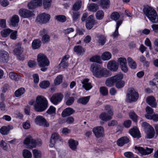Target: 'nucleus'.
Here are the masks:
<instances>
[{
    "instance_id": "obj_1",
    "label": "nucleus",
    "mask_w": 158,
    "mask_h": 158,
    "mask_svg": "<svg viewBox=\"0 0 158 158\" xmlns=\"http://www.w3.org/2000/svg\"><path fill=\"white\" fill-rule=\"evenodd\" d=\"M90 69L93 75L98 78L107 77L111 75L110 73L106 69L101 68L96 64L91 65Z\"/></svg>"
},
{
    "instance_id": "obj_2",
    "label": "nucleus",
    "mask_w": 158,
    "mask_h": 158,
    "mask_svg": "<svg viewBox=\"0 0 158 158\" xmlns=\"http://www.w3.org/2000/svg\"><path fill=\"white\" fill-rule=\"evenodd\" d=\"M34 109L37 112H42L48 106V102L47 99L42 96L37 97L36 102L34 105Z\"/></svg>"
},
{
    "instance_id": "obj_3",
    "label": "nucleus",
    "mask_w": 158,
    "mask_h": 158,
    "mask_svg": "<svg viewBox=\"0 0 158 158\" xmlns=\"http://www.w3.org/2000/svg\"><path fill=\"white\" fill-rule=\"evenodd\" d=\"M143 11L151 22L154 23L158 22V16L154 9L149 6H147L144 7Z\"/></svg>"
},
{
    "instance_id": "obj_4",
    "label": "nucleus",
    "mask_w": 158,
    "mask_h": 158,
    "mask_svg": "<svg viewBox=\"0 0 158 158\" xmlns=\"http://www.w3.org/2000/svg\"><path fill=\"white\" fill-rule=\"evenodd\" d=\"M39 66L41 68V70L43 72L45 71L49 65V61L48 59L44 54L40 53L38 55L37 58Z\"/></svg>"
},
{
    "instance_id": "obj_5",
    "label": "nucleus",
    "mask_w": 158,
    "mask_h": 158,
    "mask_svg": "<svg viewBox=\"0 0 158 158\" xmlns=\"http://www.w3.org/2000/svg\"><path fill=\"white\" fill-rule=\"evenodd\" d=\"M24 143L28 145L27 148L31 149L35 148L37 145L40 146L42 144V142L40 139L35 140L33 139L31 136H29L26 138L24 141Z\"/></svg>"
},
{
    "instance_id": "obj_6",
    "label": "nucleus",
    "mask_w": 158,
    "mask_h": 158,
    "mask_svg": "<svg viewBox=\"0 0 158 158\" xmlns=\"http://www.w3.org/2000/svg\"><path fill=\"white\" fill-rule=\"evenodd\" d=\"M138 94L133 88H129L128 89V93L127 98L128 102L136 101L139 98Z\"/></svg>"
},
{
    "instance_id": "obj_7",
    "label": "nucleus",
    "mask_w": 158,
    "mask_h": 158,
    "mask_svg": "<svg viewBox=\"0 0 158 158\" xmlns=\"http://www.w3.org/2000/svg\"><path fill=\"white\" fill-rule=\"evenodd\" d=\"M35 123L40 126L48 127L49 126V123L43 116H37L35 119Z\"/></svg>"
},
{
    "instance_id": "obj_8",
    "label": "nucleus",
    "mask_w": 158,
    "mask_h": 158,
    "mask_svg": "<svg viewBox=\"0 0 158 158\" xmlns=\"http://www.w3.org/2000/svg\"><path fill=\"white\" fill-rule=\"evenodd\" d=\"M23 52V48L21 47V44H19L16 45L15 48L13 50V53L15 55L18 59L19 60H23L24 56L22 54Z\"/></svg>"
},
{
    "instance_id": "obj_9",
    "label": "nucleus",
    "mask_w": 158,
    "mask_h": 158,
    "mask_svg": "<svg viewBox=\"0 0 158 158\" xmlns=\"http://www.w3.org/2000/svg\"><path fill=\"white\" fill-rule=\"evenodd\" d=\"M93 131L97 138L103 137L105 136L104 129L103 127L99 126L93 128Z\"/></svg>"
},
{
    "instance_id": "obj_10",
    "label": "nucleus",
    "mask_w": 158,
    "mask_h": 158,
    "mask_svg": "<svg viewBox=\"0 0 158 158\" xmlns=\"http://www.w3.org/2000/svg\"><path fill=\"white\" fill-rule=\"evenodd\" d=\"M50 19V16L49 15L43 13L38 16L36 20L40 23H45L49 21Z\"/></svg>"
},
{
    "instance_id": "obj_11",
    "label": "nucleus",
    "mask_w": 158,
    "mask_h": 158,
    "mask_svg": "<svg viewBox=\"0 0 158 158\" xmlns=\"http://www.w3.org/2000/svg\"><path fill=\"white\" fill-rule=\"evenodd\" d=\"M118 64L120 66L121 70L124 73H127L128 71V69L127 66V60L123 57H120L117 60Z\"/></svg>"
},
{
    "instance_id": "obj_12",
    "label": "nucleus",
    "mask_w": 158,
    "mask_h": 158,
    "mask_svg": "<svg viewBox=\"0 0 158 158\" xmlns=\"http://www.w3.org/2000/svg\"><path fill=\"white\" fill-rule=\"evenodd\" d=\"M19 12L20 16L23 18H29L34 16L32 11L25 9H20Z\"/></svg>"
},
{
    "instance_id": "obj_13",
    "label": "nucleus",
    "mask_w": 158,
    "mask_h": 158,
    "mask_svg": "<svg viewBox=\"0 0 158 158\" xmlns=\"http://www.w3.org/2000/svg\"><path fill=\"white\" fill-rule=\"evenodd\" d=\"M61 140V137L57 133H54L52 134L50 140L49 146L52 148L54 146L55 144L57 142L60 141Z\"/></svg>"
},
{
    "instance_id": "obj_14",
    "label": "nucleus",
    "mask_w": 158,
    "mask_h": 158,
    "mask_svg": "<svg viewBox=\"0 0 158 158\" xmlns=\"http://www.w3.org/2000/svg\"><path fill=\"white\" fill-rule=\"evenodd\" d=\"M63 96L61 93H56L53 94L50 99L51 102L55 105H57L62 99Z\"/></svg>"
},
{
    "instance_id": "obj_15",
    "label": "nucleus",
    "mask_w": 158,
    "mask_h": 158,
    "mask_svg": "<svg viewBox=\"0 0 158 158\" xmlns=\"http://www.w3.org/2000/svg\"><path fill=\"white\" fill-rule=\"evenodd\" d=\"M135 149L137 150L142 155H146L151 153L153 150L152 148H146V149L140 147L135 146Z\"/></svg>"
},
{
    "instance_id": "obj_16",
    "label": "nucleus",
    "mask_w": 158,
    "mask_h": 158,
    "mask_svg": "<svg viewBox=\"0 0 158 158\" xmlns=\"http://www.w3.org/2000/svg\"><path fill=\"white\" fill-rule=\"evenodd\" d=\"M42 0H32L27 4L28 8L30 9H34L42 5Z\"/></svg>"
},
{
    "instance_id": "obj_17",
    "label": "nucleus",
    "mask_w": 158,
    "mask_h": 158,
    "mask_svg": "<svg viewBox=\"0 0 158 158\" xmlns=\"http://www.w3.org/2000/svg\"><path fill=\"white\" fill-rule=\"evenodd\" d=\"M107 66L109 69L113 72L116 71L118 69V66L116 62L114 60L109 61Z\"/></svg>"
},
{
    "instance_id": "obj_18",
    "label": "nucleus",
    "mask_w": 158,
    "mask_h": 158,
    "mask_svg": "<svg viewBox=\"0 0 158 158\" xmlns=\"http://www.w3.org/2000/svg\"><path fill=\"white\" fill-rule=\"evenodd\" d=\"M9 59V54L8 53L4 51H0V61L3 63H6Z\"/></svg>"
},
{
    "instance_id": "obj_19",
    "label": "nucleus",
    "mask_w": 158,
    "mask_h": 158,
    "mask_svg": "<svg viewBox=\"0 0 158 158\" xmlns=\"http://www.w3.org/2000/svg\"><path fill=\"white\" fill-rule=\"evenodd\" d=\"M74 112V110L72 108L70 107L67 108L63 111L61 116L63 117H65L72 114Z\"/></svg>"
},
{
    "instance_id": "obj_20",
    "label": "nucleus",
    "mask_w": 158,
    "mask_h": 158,
    "mask_svg": "<svg viewBox=\"0 0 158 158\" xmlns=\"http://www.w3.org/2000/svg\"><path fill=\"white\" fill-rule=\"evenodd\" d=\"M146 101L148 104L152 107L155 108L156 107L157 103L156 99L153 96L148 97Z\"/></svg>"
},
{
    "instance_id": "obj_21",
    "label": "nucleus",
    "mask_w": 158,
    "mask_h": 158,
    "mask_svg": "<svg viewBox=\"0 0 158 158\" xmlns=\"http://www.w3.org/2000/svg\"><path fill=\"white\" fill-rule=\"evenodd\" d=\"M73 51L79 55H82L85 52V50L82 46L80 45H76L74 47Z\"/></svg>"
},
{
    "instance_id": "obj_22",
    "label": "nucleus",
    "mask_w": 158,
    "mask_h": 158,
    "mask_svg": "<svg viewBox=\"0 0 158 158\" xmlns=\"http://www.w3.org/2000/svg\"><path fill=\"white\" fill-rule=\"evenodd\" d=\"M122 22L123 21L121 20H119L117 22L115 30L111 35V36L114 39L117 37L118 35V29L119 26L122 23Z\"/></svg>"
},
{
    "instance_id": "obj_23",
    "label": "nucleus",
    "mask_w": 158,
    "mask_h": 158,
    "mask_svg": "<svg viewBox=\"0 0 158 158\" xmlns=\"http://www.w3.org/2000/svg\"><path fill=\"white\" fill-rule=\"evenodd\" d=\"M69 143L70 148L73 150L75 151L78 144V143L76 140L71 139L69 141Z\"/></svg>"
},
{
    "instance_id": "obj_24",
    "label": "nucleus",
    "mask_w": 158,
    "mask_h": 158,
    "mask_svg": "<svg viewBox=\"0 0 158 158\" xmlns=\"http://www.w3.org/2000/svg\"><path fill=\"white\" fill-rule=\"evenodd\" d=\"M130 134L134 138H139L140 137L139 131L136 127L131 129L129 131Z\"/></svg>"
},
{
    "instance_id": "obj_25",
    "label": "nucleus",
    "mask_w": 158,
    "mask_h": 158,
    "mask_svg": "<svg viewBox=\"0 0 158 158\" xmlns=\"http://www.w3.org/2000/svg\"><path fill=\"white\" fill-rule=\"evenodd\" d=\"M129 140L128 138L126 137H122L119 139L117 141V144L119 146H122L124 144L127 143L129 142Z\"/></svg>"
},
{
    "instance_id": "obj_26",
    "label": "nucleus",
    "mask_w": 158,
    "mask_h": 158,
    "mask_svg": "<svg viewBox=\"0 0 158 158\" xmlns=\"http://www.w3.org/2000/svg\"><path fill=\"white\" fill-rule=\"evenodd\" d=\"M19 21V19L18 16L17 15H14L10 19V24L12 26H16L18 25Z\"/></svg>"
},
{
    "instance_id": "obj_27",
    "label": "nucleus",
    "mask_w": 158,
    "mask_h": 158,
    "mask_svg": "<svg viewBox=\"0 0 158 158\" xmlns=\"http://www.w3.org/2000/svg\"><path fill=\"white\" fill-rule=\"evenodd\" d=\"M12 129V127L10 126H3L0 129V132L2 135H6L9 133L10 131Z\"/></svg>"
},
{
    "instance_id": "obj_28",
    "label": "nucleus",
    "mask_w": 158,
    "mask_h": 158,
    "mask_svg": "<svg viewBox=\"0 0 158 158\" xmlns=\"http://www.w3.org/2000/svg\"><path fill=\"white\" fill-rule=\"evenodd\" d=\"M82 5V2L81 0H77L72 7V10H79L81 7Z\"/></svg>"
},
{
    "instance_id": "obj_29",
    "label": "nucleus",
    "mask_w": 158,
    "mask_h": 158,
    "mask_svg": "<svg viewBox=\"0 0 158 158\" xmlns=\"http://www.w3.org/2000/svg\"><path fill=\"white\" fill-rule=\"evenodd\" d=\"M97 37L98 38V42L99 44L101 45H104L106 41V37L104 35L100 34L98 35L97 36Z\"/></svg>"
},
{
    "instance_id": "obj_30",
    "label": "nucleus",
    "mask_w": 158,
    "mask_h": 158,
    "mask_svg": "<svg viewBox=\"0 0 158 158\" xmlns=\"http://www.w3.org/2000/svg\"><path fill=\"white\" fill-rule=\"evenodd\" d=\"M147 137L148 139H152L155 135V131L152 127L147 131Z\"/></svg>"
},
{
    "instance_id": "obj_31",
    "label": "nucleus",
    "mask_w": 158,
    "mask_h": 158,
    "mask_svg": "<svg viewBox=\"0 0 158 158\" xmlns=\"http://www.w3.org/2000/svg\"><path fill=\"white\" fill-rule=\"evenodd\" d=\"M111 56L112 54L110 52H106L102 54L101 58L103 60L106 61L110 59Z\"/></svg>"
},
{
    "instance_id": "obj_32",
    "label": "nucleus",
    "mask_w": 158,
    "mask_h": 158,
    "mask_svg": "<svg viewBox=\"0 0 158 158\" xmlns=\"http://www.w3.org/2000/svg\"><path fill=\"white\" fill-rule=\"evenodd\" d=\"M99 118L102 120L104 121H107L112 118V117L110 116H108L105 112H102L100 114L99 116Z\"/></svg>"
},
{
    "instance_id": "obj_33",
    "label": "nucleus",
    "mask_w": 158,
    "mask_h": 158,
    "mask_svg": "<svg viewBox=\"0 0 158 158\" xmlns=\"http://www.w3.org/2000/svg\"><path fill=\"white\" fill-rule=\"evenodd\" d=\"M110 2L109 0H101L100 6L103 9H107L109 8Z\"/></svg>"
},
{
    "instance_id": "obj_34",
    "label": "nucleus",
    "mask_w": 158,
    "mask_h": 158,
    "mask_svg": "<svg viewBox=\"0 0 158 158\" xmlns=\"http://www.w3.org/2000/svg\"><path fill=\"white\" fill-rule=\"evenodd\" d=\"M41 42L40 40H34L32 44V47L33 49H35L38 48L40 47Z\"/></svg>"
},
{
    "instance_id": "obj_35",
    "label": "nucleus",
    "mask_w": 158,
    "mask_h": 158,
    "mask_svg": "<svg viewBox=\"0 0 158 158\" xmlns=\"http://www.w3.org/2000/svg\"><path fill=\"white\" fill-rule=\"evenodd\" d=\"M127 61L129 67L132 69H135L136 68V64L132 59L128 57L127 58Z\"/></svg>"
},
{
    "instance_id": "obj_36",
    "label": "nucleus",
    "mask_w": 158,
    "mask_h": 158,
    "mask_svg": "<svg viewBox=\"0 0 158 158\" xmlns=\"http://www.w3.org/2000/svg\"><path fill=\"white\" fill-rule=\"evenodd\" d=\"M88 13H85L82 15L81 20L82 22L85 21L86 27L87 28H89V17H88Z\"/></svg>"
},
{
    "instance_id": "obj_37",
    "label": "nucleus",
    "mask_w": 158,
    "mask_h": 158,
    "mask_svg": "<svg viewBox=\"0 0 158 158\" xmlns=\"http://www.w3.org/2000/svg\"><path fill=\"white\" fill-rule=\"evenodd\" d=\"M89 100V96L83 97L79 98L77 100V102L78 103L85 105L88 102Z\"/></svg>"
},
{
    "instance_id": "obj_38",
    "label": "nucleus",
    "mask_w": 158,
    "mask_h": 158,
    "mask_svg": "<svg viewBox=\"0 0 158 158\" xmlns=\"http://www.w3.org/2000/svg\"><path fill=\"white\" fill-rule=\"evenodd\" d=\"M25 92V89L23 87L19 88L15 92V94L16 97H19L23 94Z\"/></svg>"
},
{
    "instance_id": "obj_39",
    "label": "nucleus",
    "mask_w": 158,
    "mask_h": 158,
    "mask_svg": "<svg viewBox=\"0 0 158 158\" xmlns=\"http://www.w3.org/2000/svg\"><path fill=\"white\" fill-rule=\"evenodd\" d=\"M89 60L91 62H96L99 64H101L102 62L100 56L98 55L92 56L89 59Z\"/></svg>"
},
{
    "instance_id": "obj_40",
    "label": "nucleus",
    "mask_w": 158,
    "mask_h": 158,
    "mask_svg": "<svg viewBox=\"0 0 158 158\" xmlns=\"http://www.w3.org/2000/svg\"><path fill=\"white\" fill-rule=\"evenodd\" d=\"M115 82L121 81L123 78V74L121 73H119L115 75L112 77Z\"/></svg>"
},
{
    "instance_id": "obj_41",
    "label": "nucleus",
    "mask_w": 158,
    "mask_h": 158,
    "mask_svg": "<svg viewBox=\"0 0 158 158\" xmlns=\"http://www.w3.org/2000/svg\"><path fill=\"white\" fill-rule=\"evenodd\" d=\"M13 31L11 30L8 28L4 29L1 31V33L2 36L4 37H6L10 33L12 32Z\"/></svg>"
},
{
    "instance_id": "obj_42",
    "label": "nucleus",
    "mask_w": 158,
    "mask_h": 158,
    "mask_svg": "<svg viewBox=\"0 0 158 158\" xmlns=\"http://www.w3.org/2000/svg\"><path fill=\"white\" fill-rule=\"evenodd\" d=\"M9 76L11 79L15 81H18L20 78V77L18 74L13 72H10L9 74Z\"/></svg>"
},
{
    "instance_id": "obj_43",
    "label": "nucleus",
    "mask_w": 158,
    "mask_h": 158,
    "mask_svg": "<svg viewBox=\"0 0 158 158\" xmlns=\"http://www.w3.org/2000/svg\"><path fill=\"white\" fill-rule=\"evenodd\" d=\"M22 153L24 158H31L32 157L31 152L28 150H23Z\"/></svg>"
},
{
    "instance_id": "obj_44",
    "label": "nucleus",
    "mask_w": 158,
    "mask_h": 158,
    "mask_svg": "<svg viewBox=\"0 0 158 158\" xmlns=\"http://www.w3.org/2000/svg\"><path fill=\"white\" fill-rule=\"evenodd\" d=\"M32 153L34 158H41V157L42 153L40 151L35 149L33 150Z\"/></svg>"
},
{
    "instance_id": "obj_45",
    "label": "nucleus",
    "mask_w": 158,
    "mask_h": 158,
    "mask_svg": "<svg viewBox=\"0 0 158 158\" xmlns=\"http://www.w3.org/2000/svg\"><path fill=\"white\" fill-rule=\"evenodd\" d=\"M89 80L87 78L81 81L82 84V87L84 88L86 90H89Z\"/></svg>"
},
{
    "instance_id": "obj_46",
    "label": "nucleus",
    "mask_w": 158,
    "mask_h": 158,
    "mask_svg": "<svg viewBox=\"0 0 158 158\" xmlns=\"http://www.w3.org/2000/svg\"><path fill=\"white\" fill-rule=\"evenodd\" d=\"M99 9L98 5L96 4L92 3L89 4V11L96 12Z\"/></svg>"
},
{
    "instance_id": "obj_47",
    "label": "nucleus",
    "mask_w": 158,
    "mask_h": 158,
    "mask_svg": "<svg viewBox=\"0 0 158 158\" xmlns=\"http://www.w3.org/2000/svg\"><path fill=\"white\" fill-rule=\"evenodd\" d=\"M115 82L114 81V80L112 77L108 78L106 81V85L108 87L112 86L114 83Z\"/></svg>"
},
{
    "instance_id": "obj_48",
    "label": "nucleus",
    "mask_w": 158,
    "mask_h": 158,
    "mask_svg": "<svg viewBox=\"0 0 158 158\" xmlns=\"http://www.w3.org/2000/svg\"><path fill=\"white\" fill-rule=\"evenodd\" d=\"M104 16V13L102 10H99L97 12L96 14V17L98 20L102 19Z\"/></svg>"
},
{
    "instance_id": "obj_49",
    "label": "nucleus",
    "mask_w": 158,
    "mask_h": 158,
    "mask_svg": "<svg viewBox=\"0 0 158 158\" xmlns=\"http://www.w3.org/2000/svg\"><path fill=\"white\" fill-rule=\"evenodd\" d=\"M50 85L49 82L47 81H43L40 84V87L43 89H46Z\"/></svg>"
},
{
    "instance_id": "obj_50",
    "label": "nucleus",
    "mask_w": 158,
    "mask_h": 158,
    "mask_svg": "<svg viewBox=\"0 0 158 158\" xmlns=\"http://www.w3.org/2000/svg\"><path fill=\"white\" fill-rule=\"evenodd\" d=\"M56 20L61 22H64L66 20L65 16L63 15H58L55 17Z\"/></svg>"
},
{
    "instance_id": "obj_51",
    "label": "nucleus",
    "mask_w": 158,
    "mask_h": 158,
    "mask_svg": "<svg viewBox=\"0 0 158 158\" xmlns=\"http://www.w3.org/2000/svg\"><path fill=\"white\" fill-rule=\"evenodd\" d=\"M80 14L79 12L77 10H73V15L72 17L73 18V20L76 21L79 18Z\"/></svg>"
},
{
    "instance_id": "obj_52",
    "label": "nucleus",
    "mask_w": 158,
    "mask_h": 158,
    "mask_svg": "<svg viewBox=\"0 0 158 158\" xmlns=\"http://www.w3.org/2000/svg\"><path fill=\"white\" fill-rule=\"evenodd\" d=\"M100 91L103 96L107 95L108 94V90L107 88L104 86H102L100 88Z\"/></svg>"
},
{
    "instance_id": "obj_53",
    "label": "nucleus",
    "mask_w": 158,
    "mask_h": 158,
    "mask_svg": "<svg viewBox=\"0 0 158 158\" xmlns=\"http://www.w3.org/2000/svg\"><path fill=\"white\" fill-rule=\"evenodd\" d=\"M52 0H43V5L44 8L47 9L51 6Z\"/></svg>"
},
{
    "instance_id": "obj_54",
    "label": "nucleus",
    "mask_w": 158,
    "mask_h": 158,
    "mask_svg": "<svg viewBox=\"0 0 158 158\" xmlns=\"http://www.w3.org/2000/svg\"><path fill=\"white\" fill-rule=\"evenodd\" d=\"M93 17L94 15H93L89 16V29L92 28L93 26L97 23L95 19H91V18Z\"/></svg>"
},
{
    "instance_id": "obj_55",
    "label": "nucleus",
    "mask_w": 158,
    "mask_h": 158,
    "mask_svg": "<svg viewBox=\"0 0 158 158\" xmlns=\"http://www.w3.org/2000/svg\"><path fill=\"white\" fill-rule=\"evenodd\" d=\"M120 17V15L117 12L113 13L110 16L111 19L113 20H116L118 19Z\"/></svg>"
},
{
    "instance_id": "obj_56",
    "label": "nucleus",
    "mask_w": 158,
    "mask_h": 158,
    "mask_svg": "<svg viewBox=\"0 0 158 158\" xmlns=\"http://www.w3.org/2000/svg\"><path fill=\"white\" fill-rule=\"evenodd\" d=\"M115 86L118 88L120 89L123 88L125 85V82L124 81L121 80L115 82Z\"/></svg>"
},
{
    "instance_id": "obj_57",
    "label": "nucleus",
    "mask_w": 158,
    "mask_h": 158,
    "mask_svg": "<svg viewBox=\"0 0 158 158\" xmlns=\"http://www.w3.org/2000/svg\"><path fill=\"white\" fill-rule=\"evenodd\" d=\"M62 76L61 75H59L57 77L54 81V83L56 85H59L62 82Z\"/></svg>"
},
{
    "instance_id": "obj_58",
    "label": "nucleus",
    "mask_w": 158,
    "mask_h": 158,
    "mask_svg": "<svg viewBox=\"0 0 158 158\" xmlns=\"http://www.w3.org/2000/svg\"><path fill=\"white\" fill-rule=\"evenodd\" d=\"M129 114L131 118L134 121L136 122L137 121L138 119V116L134 112H130Z\"/></svg>"
},
{
    "instance_id": "obj_59",
    "label": "nucleus",
    "mask_w": 158,
    "mask_h": 158,
    "mask_svg": "<svg viewBox=\"0 0 158 158\" xmlns=\"http://www.w3.org/2000/svg\"><path fill=\"white\" fill-rule=\"evenodd\" d=\"M56 108L52 106H51L47 111V113L49 114H55Z\"/></svg>"
},
{
    "instance_id": "obj_60",
    "label": "nucleus",
    "mask_w": 158,
    "mask_h": 158,
    "mask_svg": "<svg viewBox=\"0 0 158 158\" xmlns=\"http://www.w3.org/2000/svg\"><path fill=\"white\" fill-rule=\"evenodd\" d=\"M50 40V36L48 34L42 36V41L45 43L48 42Z\"/></svg>"
},
{
    "instance_id": "obj_61",
    "label": "nucleus",
    "mask_w": 158,
    "mask_h": 158,
    "mask_svg": "<svg viewBox=\"0 0 158 158\" xmlns=\"http://www.w3.org/2000/svg\"><path fill=\"white\" fill-rule=\"evenodd\" d=\"M142 127L146 131L149 128L152 127L149 124L146 122H143L141 125Z\"/></svg>"
},
{
    "instance_id": "obj_62",
    "label": "nucleus",
    "mask_w": 158,
    "mask_h": 158,
    "mask_svg": "<svg viewBox=\"0 0 158 158\" xmlns=\"http://www.w3.org/2000/svg\"><path fill=\"white\" fill-rule=\"evenodd\" d=\"M74 100V98L73 97H71L68 99L66 102V104L68 106H70L73 103Z\"/></svg>"
},
{
    "instance_id": "obj_63",
    "label": "nucleus",
    "mask_w": 158,
    "mask_h": 158,
    "mask_svg": "<svg viewBox=\"0 0 158 158\" xmlns=\"http://www.w3.org/2000/svg\"><path fill=\"white\" fill-rule=\"evenodd\" d=\"M0 146L4 150H7L8 149L6 143L3 140H2L1 142Z\"/></svg>"
},
{
    "instance_id": "obj_64",
    "label": "nucleus",
    "mask_w": 158,
    "mask_h": 158,
    "mask_svg": "<svg viewBox=\"0 0 158 158\" xmlns=\"http://www.w3.org/2000/svg\"><path fill=\"white\" fill-rule=\"evenodd\" d=\"M23 126L25 129H28L30 127V125L29 121H27L23 123Z\"/></svg>"
}]
</instances>
